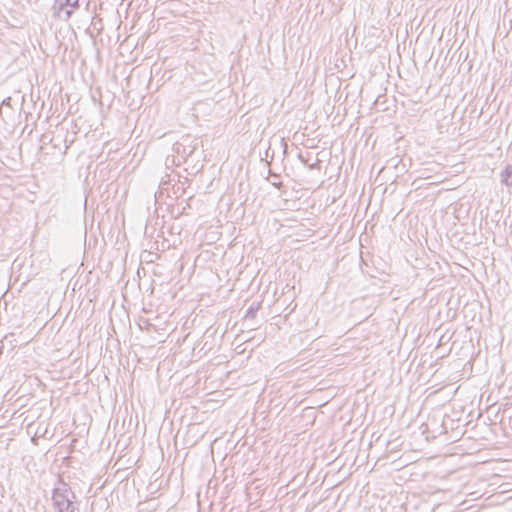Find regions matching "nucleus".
Returning <instances> with one entry per match:
<instances>
[{"label": "nucleus", "instance_id": "1", "mask_svg": "<svg viewBox=\"0 0 512 512\" xmlns=\"http://www.w3.org/2000/svg\"><path fill=\"white\" fill-rule=\"evenodd\" d=\"M76 496L71 487L58 479L52 492V501L55 512H65L76 504Z\"/></svg>", "mask_w": 512, "mask_h": 512}, {"label": "nucleus", "instance_id": "2", "mask_svg": "<svg viewBox=\"0 0 512 512\" xmlns=\"http://www.w3.org/2000/svg\"><path fill=\"white\" fill-rule=\"evenodd\" d=\"M80 0H55L53 6V17L68 21L75 10L79 8Z\"/></svg>", "mask_w": 512, "mask_h": 512}, {"label": "nucleus", "instance_id": "3", "mask_svg": "<svg viewBox=\"0 0 512 512\" xmlns=\"http://www.w3.org/2000/svg\"><path fill=\"white\" fill-rule=\"evenodd\" d=\"M502 184L512 188V165H507L500 173Z\"/></svg>", "mask_w": 512, "mask_h": 512}, {"label": "nucleus", "instance_id": "4", "mask_svg": "<svg viewBox=\"0 0 512 512\" xmlns=\"http://www.w3.org/2000/svg\"><path fill=\"white\" fill-rule=\"evenodd\" d=\"M260 307V304H252L248 310L246 311L245 318L246 319H254L256 317L257 311Z\"/></svg>", "mask_w": 512, "mask_h": 512}, {"label": "nucleus", "instance_id": "5", "mask_svg": "<svg viewBox=\"0 0 512 512\" xmlns=\"http://www.w3.org/2000/svg\"><path fill=\"white\" fill-rule=\"evenodd\" d=\"M65 512H79V508H78L77 504H75L71 508H68V511H65Z\"/></svg>", "mask_w": 512, "mask_h": 512}, {"label": "nucleus", "instance_id": "6", "mask_svg": "<svg viewBox=\"0 0 512 512\" xmlns=\"http://www.w3.org/2000/svg\"><path fill=\"white\" fill-rule=\"evenodd\" d=\"M273 185L276 186V187H279L281 185V183L273 182Z\"/></svg>", "mask_w": 512, "mask_h": 512}, {"label": "nucleus", "instance_id": "7", "mask_svg": "<svg viewBox=\"0 0 512 512\" xmlns=\"http://www.w3.org/2000/svg\"><path fill=\"white\" fill-rule=\"evenodd\" d=\"M380 101V96L376 99L375 104H378Z\"/></svg>", "mask_w": 512, "mask_h": 512}, {"label": "nucleus", "instance_id": "8", "mask_svg": "<svg viewBox=\"0 0 512 512\" xmlns=\"http://www.w3.org/2000/svg\"><path fill=\"white\" fill-rule=\"evenodd\" d=\"M299 158L301 159L302 162H304L302 155H299Z\"/></svg>", "mask_w": 512, "mask_h": 512}]
</instances>
